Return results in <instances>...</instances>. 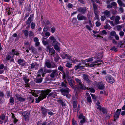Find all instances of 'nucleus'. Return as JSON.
Segmentation results:
<instances>
[{
  "label": "nucleus",
  "mask_w": 125,
  "mask_h": 125,
  "mask_svg": "<svg viewBox=\"0 0 125 125\" xmlns=\"http://www.w3.org/2000/svg\"><path fill=\"white\" fill-rule=\"evenodd\" d=\"M51 90L50 89H47L45 91L34 90L31 91V94L35 97H37L39 95V97L38 98L35 99V102L38 103L40 101L46 98L47 95L51 91Z\"/></svg>",
  "instance_id": "1"
},
{
  "label": "nucleus",
  "mask_w": 125,
  "mask_h": 125,
  "mask_svg": "<svg viewBox=\"0 0 125 125\" xmlns=\"http://www.w3.org/2000/svg\"><path fill=\"white\" fill-rule=\"evenodd\" d=\"M70 90L68 87H66L65 89H60V91L62 94L64 96H66L67 98H69L71 96V95L69 94Z\"/></svg>",
  "instance_id": "2"
},
{
  "label": "nucleus",
  "mask_w": 125,
  "mask_h": 125,
  "mask_svg": "<svg viewBox=\"0 0 125 125\" xmlns=\"http://www.w3.org/2000/svg\"><path fill=\"white\" fill-rule=\"evenodd\" d=\"M52 72V70L51 69H44L43 70L42 68L40 69L37 73V74H41L42 77H44L46 73H50Z\"/></svg>",
  "instance_id": "3"
},
{
  "label": "nucleus",
  "mask_w": 125,
  "mask_h": 125,
  "mask_svg": "<svg viewBox=\"0 0 125 125\" xmlns=\"http://www.w3.org/2000/svg\"><path fill=\"white\" fill-rule=\"evenodd\" d=\"M47 67L48 68H56L57 65L54 63L52 62L51 64L49 60H47L45 63L44 67Z\"/></svg>",
  "instance_id": "4"
},
{
  "label": "nucleus",
  "mask_w": 125,
  "mask_h": 125,
  "mask_svg": "<svg viewBox=\"0 0 125 125\" xmlns=\"http://www.w3.org/2000/svg\"><path fill=\"white\" fill-rule=\"evenodd\" d=\"M52 73L49 75L51 78H54L55 77L58 76H60V73L61 72H59L56 69L52 70Z\"/></svg>",
  "instance_id": "5"
},
{
  "label": "nucleus",
  "mask_w": 125,
  "mask_h": 125,
  "mask_svg": "<svg viewBox=\"0 0 125 125\" xmlns=\"http://www.w3.org/2000/svg\"><path fill=\"white\" fill-rule=\"evenodd\" d=\"M69 85L72 88H73V86L75 85V83L74 81L71 79L70 77H68L67 78Z\"/></svg>",
  "instance_id": "6"
},
{
  "label": "nucleus",
  "mask_w": 125,
  "mask_h": 125,
  "mask_svg": "<svg viewBox=\"0 0 125 125\" xmlns=\"http://www.w3.org/2000/svg\"><path fill=\"white\" fill-rule=\"evenodd\" d=\"M77 101H74L73 103V111L75 112H76L80 110V106L78 105L77 106Z\"/></svg>",
  "instance_id": "7"
},
{
  "label": "nucleus",
  "mask_w": 125,
  "mask_h": 125,
  "mask_svg": "<svg viewBox=\"0 0 125 125\" xmlns=\"http://www.w3.org/2000/svg\"><path fill=\"white\" fill-rule=\"evenodd\" d=\"M106 79L109 83L112 84L114 83L115 81L113 78L110 75H107L105 77Z\"/></svg>",
  "instance_id": "8"
},
{
  "label": "nucleus",
  "mask_w": 125,
  "mask_h": 125,
  "mask_svg": "<svg viewBox=\"0 0 125 125\" xmlns=\"http://www.w3.org/2000/svg\"><path fill=\"white\" fill-rule=\"evenodd\" d=\"M41 110L43 116L45 117L46 116L47 111L49 110L43 107H41Z\"/></svg>",
  "instance_id": "9"
},
{
  "label": "nucleus",
  "mask_w": 125,
  "mask_h": 125,
  "mask_svg": "<svg viewBox=\"0 0 125 125\" xmlns=\"http://www.w3.org/2000/svg\"><path fill=\"white\" fill-rule=\"evenodd\" d=\"M77 10L78 11L83 14H84L87 11V9L85 7L79 8Z\"/></svg>",
  "instance_id": "10"
},
{
  "label": "nucleus",
  "mask_w": 125,
  "mask_h": 125,
  "mask_svg": "<svg viewBox=\"0 0 125 125\" xmlns=\"http://www.w3.org/2000/svg\"><path fill=\"white\" fill-rule=\"evenodd\" d=\"M77 18L79 20H84V21H87L88 19L86 17L81 14H79L78 15Z\"/></svg>",
  "instance_id": "11"
},
{
  "label": "nucleus",
  "mask_w": 125,
  "mask_h": 125,
  "mask_svg": "<svg viewBox=\"0 0 125 125\" xmlns=\"http://www.w3.org/2000/svg\"><path fill=\"white\" fill-rule=\"evenodd\" d=\"M121 111V109H118L116 111L115 114L114 115V121H115L116 120L117 118L119 117V115H120V113Z\"/></svg>",
  "instance_id": "12"
},
{
  "label": "nucleus",
  "mask_w": 125,
  "mask_h": 125,
  "mask_svg": "<svg viewBox=\"0 0 125 125\" xmlns=\"http://www.w3.org/2000/svg\"><path fill=\"white\" fill-rule=\"evenodd\" d=\"M47 48L48 50L49 51V52L51 53V55H52L53 57H54V54L55 53V50L53 48H50L49 46H47Z\"/></svg>",
  "instance_id": "13"
},
{
  "label": "nucleus",
  "mask_w": 125,
  "mask_h": 125,
  "mask_svg": "<svg viewBox=\"0 0 125 125\" xmlns=\"http://www.w3.org/2000/svg\"><path fill=\"white\" fill-rule=\"evenodd\" d=\"M34 15L32 14L28 18L27 20L26 21V24L27 25L30 24L31 22L33 21V18L34 17Z\"/></svg>",
  "instance_id": "14"
},
{
  "label": "nucleus",
  "mask_w": 125,
  "mask_h": 125,
  "mask_svg": "<svg viewBox=\"0 0 125 125\" xmlns=\"http://www.w3.org/2000/svg\"><path fill=\"white\" fill-rule=\"evenodd\" d=\"M51 40L53 41L52 44L53 46L57 45L58 42L56 41V39L53 36H51L49 38Z\"/></svg>",
  "instance_id": "15"
},
{
  "label": "nucleus",
  "mask_w": 125,
  "mask_h": 125,
  "mask_svg": "<svg viewBox=\"0 0 125 125\" xmlns=\"http://www.w3.org/2000/svg\"><path fill=\"white\" fill-rule=\"evenodd\" d=\"M61 56L63 59L67 58L68 59H70V56L66 54L64 52H62L60 54Z\"/></svg>",
  "instance_id": "16"
},
{
  "label": "nucleus",
  "mask_w": 125,
  "mask_h": 125,
  "mask_svg": "<svg viewBox=\"0 0 125 125\" xmlns=\"http://www.w3.org/2000/svg\"><path fill=\"white\" fill-rule=\"evenodd\" d=\"M22 115L23 116L25 120H27L29 118V114L27 111L23 112L22 113Z\"/></svg>",
  "instance_id": "17"
},
{
  "label": "nucleus",
  "mask_w": 125,
  "mask_h": 125,
  "mask_svg": "<svg viewBox=\"0 0 125 125\" xmlns=\"http://www.w3.org/2000/svg\"><path fill=\"white\" fill-rule=\"evenodd\" d=\"M89 76L88 75L84 74H83V78L88 83H90L91 81L89 79Z\"/></svg>",
  "instance_id": "18"
},
{
  "label": "nucleus",
  "mask_w": 125,
  "mask_h": 125,
  "mask_svg": "<svg viewBox=\"0 0 125 125\" xmlns=\"http://www.w3.org/2000/svg\"><path fill=\"white\" fill-rule=\"evenodd\" d=\"M84 66L81 65V63H79L77 66H75L74 69L75 70H77L79 69L80 70L83 69H84Z\"/></svg>",
  "instance_id": "19"
},
{
  "label": "nucleus",
  "mask_w": 125,
  "mask_h": 125,
  "mask_svg": "<svg viewBox=\"0 0 125 125\" xmlns=\"http://www.w3.org/2000/svg\"><path fill=\"white\" fill-rule=\"evenodd\" d=\"M35 67H36L35 69H37V68H38L39 67V64L36 62H35L34 63H32L31 64V69L34 68Z\"/></svg>",
  "instance_id": "20"
},
{
  "label": "nucleus",
  "mask_w": 125,
  "mask_h": 125,
  "mask_svg": "<svg viewBox=\"0 0 125 125\" xmlns=\"http://www.w3.org/2000/svg\"><path fill=\"white\" fill-rule=\"evenodd\" d=\"M101 64V63H98L97 64H90L89 63L87 64V65L88 66L90 67H96V66H98L100 65Z\"/></svg>",
  "instance_id": "21"
},
{
  "label": "nucleus",
  "mask_w": 125,
  "mask_h": 125,
  "mask_svg": "<svg viewBox=\"0 0 125 125\" xmlns=\"http://www.w3.org/2000/svg\"><path fill=\"white\" fill-rule=\"evenodd\" d=\"M101 64V63H98L97 64H90L89 63L87 64V65L88 66L90 67H96V66H98L100 65Z\"/></svg>",
  "instance_id": "22"
},
{
  "label": "nucleus",
  "mask_w": 125,
  "mask_h": 125,
  "mask_svg": "<svg viewBox=\"0 0 125 125\" xmlns=\"http://www.w3.org/2000/svg\"><path fill=\"white\" fill-rule=\"evenodd\" d=\"M68 84V83L65 80L64 81H63L61 83L60 86L63 88H66L67 87V85Z\"/></svg>",
  "instance_id": "23"
},
{
  "label": "nucleus",
  "mask_w": 125,
  "mask_h": 125,
  "mask_svg": "<svg viewBox=\"0 0 125 125\" xmlns=\"http://www.w3.org/2000/svg\"><path fill=\"white\" fill-rule=\"evenodd\" d=\"M77 85L80 89L85 90L86 89V87L83 84H82V83H80V84H78Z\"/></svg>",
  "instance_id": "24"
},
{
  "label": "nucleus",
  "mask_w": 125,
  "mask_h": 125,
  "mask_svg": "<svg viewBox=\"0 0 125 125\" xmlns=\"http://www.w3.org/2000/svg\"><path fill=\"white\" fill-rule=\"evenodd\" d=\"M42 42L43 44L45 45L48 43V42L47 40V39L44 37L42 38Z\"/></svg>",
  "instance_id": "25"
},
{
  "label": "nucleus",
  "mask_w": 125,
  "mask_h": 125,
  "mask_svg": "<svg viewBox=\"0 0 125 125\" xmlns=\"http://www.w3.org/2000/svg\"><path fill=\"white\" fill-rule=\"evenodd\" d=\"M86 95L87 96V101L89 103H91L92 102V100H91V97L89 94L88 93H86Z\"/></svg>",
  "instance_id": "26"
},
{
  "label": "nucleus",
  "mask_w": 125,
  "mask_h": 125,
  "mask_svg": "<svg viewBox=\"0 0 125 125\" xmlns=\"http://www.w3.org/2000/svg\"><path fill=\"white\" fill-rule=\"evenodd\" d=\"M110 11L107 10H105L103 13V14L105 15L107 17H109L110 16Z\"/></svg>",
  "instance_id": "27"
},
{
  "label": "nucleus",
  "mask_w": 125,
  "mask_h": 125,
  "mask_svg": "<svg viewBox=\"0 0 125 125\" xmlns=\"http://www.w3.org/2000/svg\"><path fill=\"white\" fill-rule=\"evenodd\" d=\"M16 97L17 99L20 101L23 102L25 100V99L20 97L19 95H16Z\"/></svg>",
  "instance_id": "28"
},
{
  "label": "nucleus",
  "mask_w": 125,
  "mask_h": 125,
  "mask_svg": "<svg viewBox=\"0 0 125 125\" xmlns=\"http://www.w3.org/2000/svg\"><path fill=\"white\" fill-rule=\"evenodd\" d=\"M98 84V88L99 89L102 90L104 89V85L102 83L99 82Z\"/></svg>",
  "instance_id": "29"
},
{
  "label": "nucleus",
  "mask_w": 125,
  "mask_h": 125,
  "mask_svg": "<svg viewBox=\"0 0 125 125\" xmlns=\"http://www.w3.org/2000/svg\"><path fill=\"white\" fill-rule=\"evenodd\" d=\"M117 2L120 6L125 7V5L123 3L122 1L121 0H118Z\"/></svg>",
  "instance_id": "30"
},
{
  "label": "nucleus",
  "mask_w": 125,
  "mask_h": 125,
  "mask_svg": "<svg viewBox=\"0 0 125 125\" xmlns=\"http://www.w3.org/2000/svg\"><path fill=\"white\" fill-rule=\"evenodd\" d=\"M73 87V88H72L74 89L75 92L76 93H77L80 89L76 85H74Z\"/></svg>",
  "instance_id": "31"
},
{
  "label": "nucleus",
  "mask_w": 125,
  "mask_h": 125,
  "mask_svg": "<svg viewBox=\"0 0 125 125\" xmlns=\"http://www.w3.org/2000/svg\"><path fill=\"white\" fill-rule=\"evenodd\" d=\"M57 102L59 103L60 105H61L62 106H65V104L64 102L61 99H59L57 100Z\"/></svg>",
  "instance_id": "32"
},
{
  "label": "nucleus",
  "mask_w": 125,
  "mask_h": 125,
  "mask_svg": "<svg viewBox=\"0 0 125 125\" xmlns=\"http://www.w3.org/2000/svg\"><path fill=\"white\" fill-rule=\"evenodd\" d=\"M15 50V49H12V52H14L13 54V57L15 55L18 56L20 54L18 51H16Z\"/></svg>",
  "instance_id": "33"
},
{
  "label": "nucleus",
  "mask_w": 125,
  "mask_h": 125,
  "mask_svg": "<svg viewBox=\"0 0 125 125\" xmlns=\"http://www.w3.org/2000/svg\"><path fill=\"white\" fill-rule=\"evenodd\" d=\"M43 79V78H42L35 79L34 80V81L36 83H41Z\"/></svg>",
  "instance_id": "34"
},
{
  "label": "nucleus",
  "mask_w": 125,
  "mask_h": 125,
  "mask_svg": "<svg viewBox=\"0 0 125 125\" xmlns=\"http://www.w3.org/2000/svg\"><path fill=\"white\" fill-rule=\"evenodd\" d=\"M120 17L118 16H116L115 18V22L116 24L119 23V21L120 19Z\"/></svg>",
  "instance_id": "35"
},
{
  "label": "nucleus",
  "mask_w": 125,
  "mask_h": 125,
  "mask_svg": "<svg viewBox=\"0 0 125 125\" xmlns=\"http://www.w3.org/2000/svg\"><path fill=\"white\" fill-rule=\"evenodd\" d=\"M29 36L30 38H32L34 37V34L31 31H29Z\"/></svg>",
  "instance_id": "36"
},
{
  "label": "nucleus",
  "mask_w": 125,
  "mask_h": 125,
  "mask_svg": "<svg viewBox=\"0 0 125 125\" xmlns=\"http://www.w3.org/2000/svg\"><path fill=\"white\" fill-rule=\"evenodd\" d=\"M90 95H91L92 99H93L94 101H96L97 97L95 95L93 94H90Z\"/></svg>",
  "instance_id": "37"
},
{
  "label": "nucleus",
  "mask_w": 125,
  "mask_h": 125,
  "mask_svg": "<svg viewBox=\"0 0 125 125\" xmlns=\"http://www.w3.org/2000/svg\"><path fill=\"white\" fill-rule=\"evenodd\" d=\"M23 32L25 36L26 37H28L29 33L28 31L27 30H25L23 31Z\"/></svg>",
  "instance_id": "38"
},
{
  "label": "nucleus",
  "mask_w": 125,
  "mask_h": 125,
  "mask_svg": "<svg viewBox=\"0 0 125 125\" xmlns=\"http://www.w3.org/2000/svg\"><path fill=\"white\" fill-rule=\"evenodd\" d=\"M78 117L80 119H81L85 117L83 115V114L82 113H81L78 116Z\"/></svg>",
  "instance_id": "39"
},
{
  "label": "nucleus",
  "mask_w": 125,
  "mask_h": 125,
  "mask_svg": "<svg viewBox=\"0 0 125 125\" xmlns=\"http://www.w3.org/2000/svg\"><path fill=\"white\" fill-rule=\"evenodd\" d=\"M14 99L13 97H11L10 99V102L11 104V105H13L14 103Z\"/></svg>",
  "instance_id": "40"
},
{
  "label": "nucleus",
  "mask_w": 125,
  "mask_h": 125,
  "mask_svg": "<svg viewBox=\"0 0 125 125\" xmlns=\"http://www.w3.org/2000/svg\"><path fill=\"white\" fill-rule=\"evenodd\" d=\"M23 79L25 83L27 84L28 81H29V79H28L27 78L26 76L24 77Z\"/></svg>",
  "instance_id": "41"
},
{
  "label": "nucleus",
  "mask_w": 125,
  "mask_h": 125,
  "mask_svg": "<svg viewBox=\"0 0 125 125\" xmlns=\"http://www.w3.org/2000/svg\"><path fill=\"white\" fill-rule=\"evenodd\" d=\"M72 64L70 63L69 62H68L66 64L65 66L66 67L68 68H71L72 67Z\"/></svg>",
  "instance_id": "42"
},
{
  "label": "nucleus",
  "mask_w": 125,
  "mask_h": 125,
  "mask_svg": "<svg viewBox=\"0 0 125 125\" xmlns=\"http://www.w3.org/2000/svg\"><path fill=\"white\" fill-rule=\"evenodd\" d=\"M81 119V120L80 121V123L82 124L85 123L86 121L85 117Z\"/></svg>",
  "instance_id": "43"
},
{
  "label": "nucleus",
  "mask_w": 125,
  "mask_h": 125,
  "mask_svg": "<svg viewBox=\"0 0 125 125\" xmlns=\"http://www.w3.org/2000/svg\"><path fill=\"white\" fill-rule=\"evenodd\" d=\"M58 69L61 72H64V68L61 66H60L58 67Z\"/></svg>",
  "instance_id": "44"
},
{
  "label": "nucleus",
  "mask_w": 125,
  "mask_h": 125,
  "mask_svg": "<svg viewBox=\"0 0 125 125\" xmlns=\"http://www.w3.org/2000/svg\"><path fill=\"white\" fill-rule=\"evenodd\" d=\"M25 0H18V3L19 5L22 6L23 3L24 2Z\"/></svg>",
  "instance_id": "45"
},
{
  "label": "nucleus",
  "mask_w": 125,
  "mask_h": 125,
  "mask_svg": "<svg viewBox=\"0 0 125 125\" xmlns=\"http://www.w3.org/2000/svg\"><path fill=\"white\" fill-rule=\"evenodd\" d=\"M60 59V57L58 55H57L55 57H54V60L55 62H57Z\"/></svg>",
  "instance_id": "46"
},
{
  "label": "nucleus",
  "mask_w": 125,
  "mask_h": 125,
  "mask_svg": "<svg viewBox=\"0 0 125 125\" xmlns=\"http://www.w3.org/2000/svg\"><path fill=\"white\" fill-rule=\"evenodd\" d=\"M54 47V49L57 51L59 52L60 51L59 47L57 45L53 46Z\"/></svg>",
  "instance_id": "47"
},
{
  "label": "nucleus",
  "mask_w": 125,
  "mask_h": 125,
  "mask_svg": "<svg viewBox=\"0 0 125 125\" xmlns=\"http://www.w3.org/2000/svg\"><path fill=\"white\" fill-rule=\"evenodd\" d=\"M29 99L30 101L31 102H33L34 100L33 97L31 95H30L29 97Z\"/></svg>",
  "instance_id": "48"
},
{
  "label": "nucleus",
  "mask_w": 125,
  "mask_h": 125,
  "mask_svg": "<svg viewBox=\"0 0 125 125\" xmlns=\"http://www.w3.org/2000/svg\"><path fill=\"white\" fill-rule=\"evenodd\" d=\"M75 80L76 81V82L78 83V84H80V83H82V82L81 80L78 78H75Z\"/></svg>",
  "instance_id": "49"
},
{
  "label": "nucleus",
  "mask_w": 125,
  "mask_h": 125,
  "mask_svg": "<svg viewBox=\"0 0 125 125\" xmlns=\"http://www.w3.org/2000/svg\"><path fill=\"white\" fill-rule=\"evenodd\" d=\"M25 61L23 59H19L18 61V64H20L21 63L24 62Z\"/></svg>",
  "instance_id": "50"
},
{
  "label": "nucleus",
  "mask_w": 125,
  "mask_h": 125,
  "mask_svg": "<svg viewBox=\"0 0 125 125\" xmlns=\"http://www.w3.org/2000/svg\"><path fill=\"white\" fill-rule=\"evenodd\" d=\"M116 34V32L115 31H113L110 33V35L111 36H114Z\"/></svg>",
  "instance_id": "51"
},
{
  "label": "nucleus",
  "mask_w": 125,
  "mask_h": 125,
  "mask_svg": "<svg viewBox=\"0 0 125 125\" xmlns=\"http://www.w3.org/2000/svg\"><path fill=\"white\" fill-rule=\"evenodd\" d=\"M72 125H77V122L73 119L72 121Z\"/></svg>",
  "instance_id": "52"
},
{
  "label": "nucleus",
  "mask_w": 125,
  "mask_h": 125,
  "mask_svg": "<svg viewBox=\"0 0 125 125\" xmlns=\"http://www.w3.org/2000/svg\"><path fill=\"white\" fill-rule=\"evenodd\" d=\"M35 27V23L33 22L31 23V28L32 29H34Z\"/></svg>",
  "instance_id": "53"
},
{
  "label": "nucleus",
  "mask_w": 125,
  "mask_h": 125,
  "mask_svg": "<svg viewBox=\"0 0 125 125\" xmlns=\"http://www.w3.org/2000/svg\"><path fill=\"white\" fill-rule=\"evenodd\" d=\"M104 27L105 29L110 28V26L108 24L106 23V25L104 26Z\"/></svg>",
  "instance_id": "54"
},
{
  "label": "nucleus",
  "mask_w": 125,
  "mask_h": 125,
  "mask_svg": "<svg viewBox=\"0 0 125 125\" xmlns=\"http://www.w3.org/2000/svg\"><path fill=\"white\" fill-rule=\"evenodd\" d=\"M11 58V57L9 55H8L6 57V60H10Z\"/></svg>",
  "instance_id": "55"
},
{
  "label": "nucleus",
  "mask_w": 125,
  "mask_h": 125,
  "mask_svg": "<svg viewBox=\"0 0 125 125\" xmlns=\"http://www.w3.org/2000/svg\"><path fill=\"white\" fill-rule=\"evenodd\" d=\"M106 19L105 16H102L101 17V21H103Z\"/></svg>",
  "instance_id": "56"
},
{
  "label": "nucleus",
  "mask_w": 125,
  "mask_h": 125,
  "mask_svg": "<svg viewBox=\"0 0 125 125\" xmlns=\"http://www.w3.org/2000/svg\"><path fill=\"white\" fill-rule=\"evenodd\" d=\"M116 28L119 31L122 28V26L121 25H119L116 26Z\"/></svg>",
  "instance_id": "57"
},
{
  "label": "nucleus",
  "mask_w": 125,
  "mask_h": 125,
  "mask_svg": "<svg viewBox=\"0 0 125 125\" xmlns=\"http://www.w3.org/2000/svg\"><path fill=\"white\" fill-rule=\"evenodd\" d=\"M101 111H102V112L104 114H107L106 110L105 109L102 108Z\"/></svg>",
  "instance_id": "58"
},
{
  "label": "nucleus",
  "mask_w": 125,
  "mask_h": 125,
  "mask_svg": "<svg viewBox=\"0 0 125 125\" xmlns=\"http://www.w3.org/2000/svg\"><path fill=\"white\" fill-rule=\"evenodd\" d=\"M93 7L94 10H96L97 9V7L96 5L94 3H93Z\"/></svg>",
  "instance_id": "59"
},
{
  "label": "nucleus",
  "mask_w": 125,
  "mask_h": 125,
  "mask_svg": "<svg viewBox=\"0 0 125 125\" xmlns=\"http://www.w3.org/2000/svg\"><path fill=\"white\" fill-rule=\"evenodd\" d=\"M50 34L48 32H46L45 34V36L46 37H48L50 36Z\"/></svg>",
  "instance_id": "60"
},
{
  "label": "nucleus",
  "mask_w": 125,
  "mask_h": 125,
  "mask_svg": "<svg viewBox=\"0 0 125 125\" xmlns=\"http://www.w3.org/2000/svg\"><path fill=\"white\" fill-rule=\"evenodd\" d=\"M72 22L73 23L75 24L76 23L77 21L76 19L75 18H73L72 19Z\"/></svg>",
  "instance_id": "61"
},
{
  "label": "nucleus",
  "mask_w": 125,
  "mask_h": 125,
  "mask_svg": "<svg viewBox=\"0 0 125 125\" xmlns=\"http://www.w3.org/2000/svg\"><path fill=\"white\" fill-rule=\"evenodd\" d=\"M89 90L91 92L94 93L95 91V89L92 88H89Z\"/></svg>",
  "instance_id": "62"
},
{
  "label": "nucleus",
  "mask_w": 125,
  "mask_h": 125,
  "mask_svg": "<svg viewBox=\"0 0 125 125\" xmlns=\"http://www.w3.org/2000/svg\"><path fill=\"white\" fill-rule=\"evenodd\" d=\"M101 25L100 23L98 21H97L96 22V25L97 27H99Z\"/></svg>",
  "instance_id": "63"
},
{
  "label": "nucleus",
  "mask_w": 125,
  "mask_h": 125,
  "mask_svg": "<svg viewBox=\"0 0 125 125\" xmlns=\"http://www.w3.org/2000/svg\"><path fill=\"white\" fill-rule=\"evenodd\" d=\"M111 5L112 6H116L117 5V4L115 2H113L111 3Z\"/></svg>",
  "instance_id": "64"
}]
</instances>
